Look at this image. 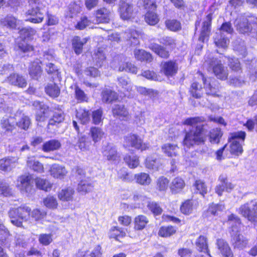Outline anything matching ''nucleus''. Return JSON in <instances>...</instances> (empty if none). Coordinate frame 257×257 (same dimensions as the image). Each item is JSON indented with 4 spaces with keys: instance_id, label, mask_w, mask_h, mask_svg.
I'll use <instances>...</instances> for the list:
<instances>
[{
    "instance_id": "1",
    "label": "nucleus",
    "mask_w": 257,
    "mask_h": 257,
    "mask_svg": "<svg viewBox=\"0 0 257 257\" xmlns=\"http://www.w3.org/2000/svg\"><path fill=\"white\" fill-rule=\"evenodd\" d=\"M203 121L204 119L200 117H190L184 121V124L191 127L186 134L183 142L184 145L190 147L204 142L202 133L204 125L202 124Z\"/></svg>"
},
{
    "instance_id": "2",
    "label": "nucleus",
    "mask_w": 257,
    "mask_h": 257,
    "mask_svg": "<svg viewBox=\"0 0 257 257\" xmlns=\"http://www.w3.org/2000/svg\"><path fill=\"white\" fill-rule=\"evenodd\" d=\"M227 222L232 228L231 239L232 245L234 248H243L247 244L248 240L237 232V229L239 228L241 223L240 219L237 216L231 214L228 216Z\"/></svg>"
},
{
    "instance_id": "3",
    "label": "nucleus",
    "mask_w": 257,
    "mask_h": 257,
    "mask_svg": "<svg viewBox=\"0 0 257 257\" xmlns=\"http://www.w3.org/2000/svg\"><path fill=\"white\" fill-rule=\"evenodd\" d=\"M31 208L25 205L18 208H11L8 211L11 222L19 227H23V221H27L30 216Z\"/></svg>"
},
{
    "instance_id": "4",
    "label": "nucleus",
    "mask_w": 257,
    "mask_h": 257,
    "mask_svg": "<svg viewBox=\"0 0 257 257\" xmlns=\"http://www.w3.org/2000/svg\"><path fill=\"white\" fill-rule=\"evenodd\" d=\"M204 65L209 69H212L218 79L222 80L227 79L228 75V70L223 66L220 60L216 58H208L205 59Z\"/></svg>"
},
{
    "instance_id": "5",
    "label": "nucleus",
    "mask_w": 257,
    "mask_h": 257,
    "mask_svg": "<svg viewBox=\"0 0 257 257\" xmlns=\"http://www.w3.org/2000/svg\"><path fill=\"white\" fill-rule=\"evenodd\" d=\"M246 134L244 132H234L230 134L229 140L230 144V152L231 154H241L243 150L241 143L244 142Z\"/></svg>"
},
{
    "instance_id": "6",
    "label": "nucleus",
    "mask_w": 257,
    "mask_h": 257,
    "mask_svg": "<svg viewBox=\"0 0 257 257\" xmlns=\"http://www.w3.org/2000/svg\"><path fill=\"white\" fill-rule=\"evenodd\" d=\"M238 212L249 221L257 222V202L251 201L240 206Z\"/></svg>"
},
{
    "instance_id": "7",
    "label": "nucleus",
    "mask_w": 257,
    "mask_h": 257,
    "mask_svg": "<svg viewBox=\"0 0 257 257\" xmlns=\"http://www.w3.org/2000/svg\"><path fill=\"white\" fill-rule=\"evenodd\" d=\"M199 75L204 83V89L207 95L218 97L221 96L220 94V85L216 79L209 78L207 80L204 77L203 74L199 73Z\"/></svg>"
},
{
    "instance_id": "8",
    "label": "nucleus",
    "mask_w": 257,
    "mask_h": 257,
    "mask_svg": "<svg viewBox=\"0 0 257 257\" xmlns=\"http://www.w3.org/2000/svg\"><path fill=\"white\" fill-rule=\"evenodd\" d=\"M29 2L32 8L26 13L27 15L31 16L27 21L34 23L42 22L44 19V15L40 11L39 0H29Z\"/></svg>"
},
{
    "instance_id": "9",
    "label": "nucleus",
    "mask_w": 257,
    "mask_h": 257,
    "mask_svg": "<svg viewBox=\"0 0 257 257\" xmlns=\"http://www.w3.org/2000/svg\"><path fill=\"white\" fill-rule=\"evenodd\" d=\"M123 146L125 147H134L142 151L149 148L148 145L144 143L141 138L135 134H130L126 136L124 138Z\"/></svg>"
},
{
    "instance_id": "10",
    "label": "nucleus",
    "mask_w": 257,
    "mask_h": 257,
    "mask_svg": "<svg viewBox=\"0 0 257 257\" xmlns=\"http://www.w3.org/2000/svg\"><path fill=\"white\" fill-rule=\"evenodd\" d=\"M237 31L241 34H248L252 30V26L248 17L244 15L238 16L234 22Z\"/></svg>"
},
{
    "instance_id": "11",
    "label": "nucleus",
    "mask_w": 257,
    "mask_h": 257,
    "mask_svg": "<svg viewBox=\"0 0 257 257\" xmlns=\"http://www.w3.org/2000/svg\"><path fill=\"white\" fill-rule=\"evenodd\" d=\"M212 19V14H209L204 18L202 22L200 36L198 38L199 41L204 42L210 34L211 31V21Z\"/></svg>"
},
{
    "instance_id": "12",
    "label": "nucleus",
    "mask_w": 257,
    "mask_h": 257,
    "mask_svg": "<svg viewBox=\"0 0 257 257\" xmlns=\"http://www.w3.org/2000/svg\"><path fill=\"white\" fill-rule=\"evenodd\" d=\"M32 178L31 175H24L19 178L18 187L23 193H29L33 187Z\"/></svg>"
},
{
    "instance_id": "13",
    "label": "nucleus",
    "mask_w": 257,
    "mask_h": 257,
    "mask_svg": "<svg viewBox=\"0 0 257 257\" xmlns=\"http://www.w3.org/2000/svg\"><path fill=\"white\" fill-rule=\"evenodd\" d=\"M1 23L4 26L12 30H20L22 21L18 20L14 16L7 15L4 19L1 20Z\"/></svg>"
},
{
    "instance_id": "14",
    "label": "nucleus",
    "mask_w": 257,
    "mask_h": 257,
    "mask_svg": "<svg viewBox=\"0 0 257 257\" xmlns=\"http://www.w3.org/2000/svg\"><path fill=\"white\" fill-rule=\"evenodd\" d=\"M157 2H152L150 5V10H149L145 16V20L146 23L150 25H155L157 24L159 19L158 16L154 12L157 8L156 3Z\"/></svg>"
},
{
    "instance_id": "15",
    "label": "nucleus",
    "mask_w": 257,
    "mask_h": 257,
    "mask_svg": "<svg viewBox=\"0 0 257 257\" xmlns=\"http://www.w3.org/2000/svg\"><path fill=\"white\" fill-rule=\"evenodd\" d=\"M10 84L18 86L19 87H25L27 85V81L25 78L16 73L11 74L6 80Z\"/></svg>"
},
{
    "instance_id": "16",
    "label": "nucleus",
    "mask_w": 257,
    "mask_h": 257,
    "mask_svg": "<svg viewBox=\"0 0 257 257\" xmlns=\"http://www.w3.org/2000/svg\"><path fill=\"white\" fill-rule=\"evenodd\" d=\"M135 13L132 5L122 3L120 6V16L123 20H129L134 17Z\"/></svg>"
},
{
    "instance_id": "17",
    "label": "nucleus",
    "mask_w": 257,
    "mask_h": 257,
    "mask_svg": "<svg viewBox=\"0 0 257 257\" xmlns=\"http://www.w3.org/2000/svg\"><path fill=\"white\" fill-rule=\"evenodd\" d=\"M112 114L114 117L124 119L127 118L129 113L127 108L123 104H116L112 107Z\"/></svg>"
},
{
    "instance_id": "18",
    "label": "nucleus",
    "mask_w": 257,
    "mask_h": 257,
    "mask_svg": "<svg viewBox=\"0 0 257 257\" xmlns=\"http://www.w3.org/2000/svg\"><path fill=\"white\" fill-rule=\"evenodd\" d=\"M110 11L105 8H101L98 9L95 13L96 23H108L110 20Z\"/></svg>"
},
{
    "instance_id": "19",
    "label": "nucleus",
    "mask_w": 257,
    "mask_h": 257,
    "mask_svg": "<svg viewBox=\"0 0 257 257\" xmlns=\"http://www.w3.org/2000/svg\"><path fill=\"white\" fill-rule=\"evenodd\" d=\"M18 163V158L16 157L6 158L0 160V169L5 171H11Z\"/></svg>"
},
{
    "instance_id": "20",
    "label": "nucleus",
    "mask_w": 257,
    "mask_h": 257,
    "mask_svg": "<svg viewBox=\"0 0 257 257\" xmlns=\"http://www.w3.org/2000/svg\"><path fill=\"white\" fill-rule=\"evenodd\" d=\"M216 244L217 247L224 257H233V254L231 251L230 247L226 241L222 239H218L217 240Z\"/></svg>"
},
{
    "instance_id": "21",
    "label": "nucleus",
    "mask_w": 257,
    "mask_h": 257,
    "mask_svg": "<svg viewBox=\"0 0 257 257\" xmlns=\"http://www.w3.org/2000/svg\"><path fill=\"white\" fill-rule=\"evenodd\" d=\"M41 63L39 59L34 61L29 68V74L34 79H38L41 76L42 70L40 66Z\"/></svg>"
},
{
    "instance_id": "22",
    "label": "nucleus",
    "mask_w": 257,
    "mask_h": 257,
    "mask_svg": "<svg viewBox=\"0 0 257 257\" xmlns=\"http://www.w3.org/2000/svg\"><path fill=\"white\" fill-rule=\"evenodd\" d=\"M61 147L59 141L53 139L46 142L43 144L42 150L44 152H50L59 150Z\"/></svg>"
},
{
    "instance_id": "23",
    "label": "nucleus",
    "mask_w": 257,
    "mask_h": 257,
    "mask_svg": "<svg viewBox=\"0 0 257 257\" xmlns=\"http://www.w3.org/2000/svg\"><path fill=\"white\" fill-rule=\"evenodd\" d=\"M102 153L108 161H116L119 158L115 147L110 145L105 147Z\"/></svg>"
},
{
    "instance_id": "24",
    "label": "nucleus",
    "mask_w": 257,
    "mask_h": 257,
    "mask_svg": "<svg viewBox=\"0 0 257 257\" xmlns=\"http://www.w3.org/2000/svg\"><path fill=\"white\" fill-rule=\"evenodd\" d=\"M88 41V38L81 39L78 36H75L72 40V46L75 53L79 55L82 52L83 46Z\"/></svg>"
},
{
    "instance_id": "25",
    "label": "nucleus",
    "mask_w": 257,
    "mask_h": 257,
    "mask_svg": "<svg viewBox=\"0 0 257 257\" xmlns=\"http://www.w3.org/2000/svg\"><path fill=\"white\" fill-rule=\"evenodd\" d=\"M185 186L184 181L180 177H176L172 180L170 185V189L173 193L177 194L180 192Z\"/></svg>"
},
{
    "instance_id": "26",
    "label": "nucleus",
    "mask_w": 257,
    "mask_h": 257,
    "mask_svg": "<svg viewBox=\"0 0 257 257\" xmlns=\"http://www.w3.org/2000/svg\"><path fill=\"white\" fill-rule=\"evenodd\" d=\"M177 70L178 66L174 62H166L163 65V71L166 76H172L177 73Z\"/></svg>"
},
{
    "instance_id": "27",
    "label": "nucleus",
    "mask_w": 257,
    "mask_h": 257,
    "mask_svg": "<svg viewBox=\"0 0 257 257\" xmlns=\"http://www.w3.org/2000/svg\"><path fill=\"white\" fill-rule=\"evenodd\" d=\"M51 175L55 178H61L67 173L65 167L58 164L53 165L50 169Z\"/></svg>"
},
{
    "instance_id": "28",
    "label": "nucleus",
    "mask_w": 257,
    "mask_h": 257,
    "mask_svg": "<svg viewBox=\"0 0 257 257\" xmlns=\"http://www.w3.org/2000/svg\"><path fill=\"white\" fill-rule=\"evenodd\" d=\"M162 150L166 155L172 157L177 155L179 148L176 145L167 143L162 146Z\"/></svg>"
},
{
    "instance_id": "29",
    "label": "nucleus",
    "mask_w": 257,
    "mask_h": 257,
    "mask_svg": "<svg viewBox=\"0 0 257 257\" xmlns=\"http://www.w3.org/2000/svg\"><path fill=\"white\" fill-rule=\"evenodd\" d=\"M27 166L34 171L38 173L44 172V167L42 164L36 160L34 157H30L28 158Z\"/></svg>"
},
{
    "instance_id": "30",
    "label": "nucleus",
    "mask_w": 257,
    "mask_h": 257,
    "mask_svg": "<svg viewBox=\"0 0 257 257\" xmlns=\"http://www.w3.org/2000/svg\"><path fill=\"white\" fill-rule=\"evenodd\" d=\"M93 185L90 181L82 180L78 184L77 191L82 194H85L92 190Z\"/></svg>"
},
{
    "instance_id": "31",
    "label": "nucleus",
    "mask_w": 257,
    "mask_h": 257,
    "mask_svg": "<svg viewBox=\"0 0 257 257\" xmlns=\"http://www.w3.org/2000/svg\"><path fill=\"white\" fill-rule=\"evenodd\" d=\"M46 93L50 96L55 98L58 97L60 93V89L55 83H50L45 87Z\"/></svg>"
},
{
    "instance_id": "32",
    "label": "nucleus",
    "mask_w": 257,
    "mask_h": 257,
    "mask_svg": "<svg viewBox=\"0 0 257 257\" xmlns=\"http://www.w3.org/2000/svg\"><path fill=\"white\" fill-rule=\"evenodd\" d=\"M65 114L62 110L58 109L54 112L53 117L49 120L48 126L56 125L64 120Z\"/></svg>"
},
{
    "instance_id": "33",
    "label": "nucleus",
    "mask_w": 257,
    "mask_h": 257,
    "mask_svg": "<svg viewBox=\"0 0 257 257\" xmlns=\"http://www.w3.org/2000/svg\"><path fill=\"white\" fill-rule=\"evenodd\" d=\"M135 58L138 60L151 62L153 60L152 55L143 50L136 49L134 51Z\"/></svg>"
},
{
    "instance_id": "34",
    "label": "nucleus",
    "mask_w": 257,
    "mask_h": 257,
    "mask_svg": "<svg viewBox=\"0 0 257 257\" xmlns=\"http://www.w3.org/2000/svg\"><path fill=\"white\" fill-rule=\"evenodd\" d=\"M150 48L162 58H167L169 56V51H167L163 47L158 44H151Z\"/></svg>"
},
{
    "instance_id": "35",
    "label": "nucleus",
    "mask_w": 257,
    "mask_h": 257,
    "mask_svg": "<svg viewBox=\"0 0 257 257\" xmlns=\"http://www.w3.org/2000/svg\"><path fill=\"white\" fill-rule=\"evenodd\" d=\"M149 220L146 216L140 215L135 218V229L136 230H142L144 229Z\"/></svg>"
},
{
    "instance_id": "36",
    "label": "nucleus",
    "mask_w": 257,
    "mask_h": 257,
    "mask_svg": "<svg viewBox=\"0 0 257 257\" xmlns=\"http://www.w3.org/2000/svg\"><path fill=\"white\" fill-rule=\"evenodd\" d=\"M124 35H126L124 37L126 40L131 41L132 44L137 45L139 44L138 38L139 36V34L136 30L134 29L127 30Z\"/></svg>"
},
{
    "instance_id": "37",
    "label": "nucleus",
    "mask_w": 257,
    "mask_h": 257,
    "mask_svg": "<svg viewBox=\"0 0 257 257\" xmlns=\"http://www.w3.org/2000/svg\"><path fill=\"white\" fill-rule=\"evenodd\" d=\"M90 113L84 109H79L76 113V117L82 124H86L90 120Z\"/></svg>"
},
{
    "instance_id": "38",
    "label": "nucleus",
    "mask_w": 257,
    "mask_h": 257,
    "mask_svg": "<svg viewBox=\"0 0 257 257\" xmlns=\"http://www.w3.org/2000/svg\"><path fill=\"white\" fill-rule=\"evenodd\" d=\"M137 182L141 185L147 186L150 184L152 179L148 174L141 173L135 175Z\"/></svg>"
},
{
    "instance_id": "39",
    "label": "nucleus",
    "mask_w": 257,
    "mask_h": 257,
    "mask_svg": "<svg viewBox=\"0 0 257 257\" xmlns=\"http://www.w3.org/2000/svg\"><path fill=\"white\" fill-rule=\"evenodd\" d=\"M36 185L37 188L45 191H49L52 188V184L47 180L41 178L35 179Z\"/></svg>"
},
{
    "instance_id": "40",
    "label": "nucleus",
    "mask_w": 257,
    "mask_h": 257,
    "mask_svg": "<svg viewBox=\"0 0 257 257\" xmlns=\"http://www.w3.org/2000/svg\"><path fill=\"white\" fill-rule=\"evenodd\" d=\"M193 186L196 189L195 192L196 193H199L203 196H204L205 194L207 193L208 189L207 185L202 180H196Z\"/></svg>"
},
{
    "instance_id": "41",
    "label": "nucleus",
    "mask_w": 257,
    "mask_h": 257,
    "mask_svg": "<svg viewBox=\"0 0 257 257\" xmlns=\"http://www.w3.org/2000/svg\"><path fill=\"white\" fill-rule=\"evenodd\" d=\"M225 209L224 205L222 204L212 203L209 205L207 210V215H217L218 212L222 211Z\"/></svg>"
},
{
    "instance_id": "42",
    "label": "nucleus",
    "mask_w": 257,
    "mask_h": 257,
    "mask_svg": "<svg viewBox=\"0 0 257 257\" xmlns=\"http://www.w3.org/2000/svg\"><path fill=\"white\" fill-rule=\"evenodd\" d=\"M102 101L106 103H110L117 99L116 93L111 90H105L102 92Z\"/></svg>"
},
{
    "instance_id": "43",
    "label": "nucleus",
    "mask_w": 257,
    "mask_h": 257,
    "mask_svg": "<svg viewBox=\"0 0 257 257\" xmlns=\"http://www.w3.org/2000/svg\"><path fill=\"white\" fill-rule=\"evenodd\" d=\"M196 245L200 251L207 252L208 250L207 237L204 235H200L196 240Z\"/></svg>"
},
{
    "instance_id": "44",
    "label": "nucleus",
    "mask_w": 257,
    "mask_h": 257,
    "mask_svg": "<svg viewBox=\"0 0 257 257\" xmlns=\"http://www.w3.org/2000/svg\"><path fill=\"white\" fill-rule=\"evenodd\" d=\"M106 57L103 53V51L101 48H98L94 52L93 59L95 61L96 65L99 66H102L105 61Z\"/></svg>"
},
{
    "instance_id": "45",
    "label": "nucleus",
    "mask_w": 257,
    "mask_h": 257,
    "mask_svg": "<svg viewBox=\"0 0 257 257\" xmlns=\"http://www.w3.org/2000/svg\"><path fill=\"white\" fill-rule=\"evenodd\" d=\"M169 180L164 177H161L157 180L156 188L159 191L165 192L168 189L169 185Z\"/></svg>"
},
{
    "instance_id": "46",
    "label": "nucleus",
    "mask_w": 257,
    "mask_h": 257,
    "mask_svg": "<svg viewBox=\"0 0 257 257\" xmlns=\"http://www.w3.org/2000/svg\"><path fill=\"white\" fill-rule=\"evenodd\" d=\"M190 92L192 96L197 98H200L203 93L201 85L196 82H194L192 84Z\"/></svg>"
},
{
    "instance_id": "47",
    "label": "nucleus",
    "mask_w": 257,
    "mask_h": 257,
    "mask_svg": "<svg viewBox=\"0 0 257 257\" xmlns=\"http://www.w3.org/2000/svg\"><path fill=\"white\" fill-rule=\"evenodd\" d=\"M73 194V189L71 188H68L62 190L59 193L58 196L59 199L62 201H69L72 199Z\"/></svg>"
},
{
    "instance_id": "48",
    "label": "nucleus",
    "mask_w": 257,
    "mask_h": 257,
    "mask_svg": "<svg viewBox=\"0 0 257 257\" xmlns=\"http://www.w3.org/2000/svg\"><path fill=\"white\" fill-rule=\"evenodd\" d=\"M166 27L170 31L176 32L181 30V25L176 20H168L165 22Z\"/></svg>"
},
{
    "instance_id": "49",
    "label": "nucleus",
    "mask_w": 257,
    "mask_h": 257,
    "mask_svg": "<svg viewBox=\"0 0 257 257\" xmlns=\"http://www.w3.org/2000/svg\"><path fill=\"white\" fill-rule=\"evenodd\" d=\"M175 228L172 226H163L159 231V235L162 237H169L176 232Z\"/></svg>"
},
{
    "instance_id": "50",
    "label": "nucleus",
    "mask_w": 257,
    "mask_h": 257,
    "mask_svg": "<svg viewBox=\"0 0 257 257\" xmlns=\"http://www.w3.org/2000/svg\"><path fill=\"white\" fill-rule=\"evenodd\" d=\"M222 133L220 128H216L211 130L210 132V141L212 143L218 144L222 137Z\"/></svg>"
},
{
    "instance_id": "51",
    "label": "nucleus",
    "mask_w": 257,
    "mask_h": 257,
    "mask_svg": "<svg viewBox=\"0 0 257 257\" xmlns=\"http://www.w3.org/2000/svg\"><path fill=\"white\" fill-rule=\"evenodd\" d=\"M19 116L20 119L17 122V125L24 130L28 129L30 124V120L29 117L20 113Z\"/></svg>"
},
{
    "instance_id": "52",
    "label": "nucleus",
    "mask_w": 257,
    "mask_h": 257,
    "mask_svg": "<svg viewBox=\"0 0 257 257\" xmlns=\"http://www.w3.org/2000/svg\"><path fill=\"white\" fill-rule=\"evenodd\" d=\"M118 70L120 72L125 71L133 74H136L138 71V68L133 64L126 62L119 66Z\"/></svg>"
},
{
    "instance_id": "53",
    "label": "nucleus",
    "mask_w": 257,
    "mask_h": 257,
    "mask_svg": "<svg viewBox=\"0 0 257 257\" xmlns=\"http://www.w3.org/2000/svg\"><path fill=\"white\" fill-rule=\"evenodd\" d=\"M90 134L93 141L97 142L102 139L104 133L100 128L93 127L90 130Z\"/></svg>"
},
{
    "instance_id": "54",
    "label": "nucleus",
    "mask_w": 257,
    "mask_h": 257,
    "mask_svg": "<svg viewBox=\"0 0 257 257\" xmlns=\"http://www.w3.org/2000/svg\"><path fill=\"white\" fill-rule=\"evenodd\" d=\"M228 66L233 71L236 72H241V67L239 61L237 58H229L228 60Z\"/></svg>"
},
{
    "instance_id": "55",
    "label": "nucleus",
    "mask_w": 257,
    "mask_h": 257,
    "mask_svg": "<svg viewBox=\"0 0 257 257\" xmlns=\"http://www.w3.org/2000/svg\"><path fill=\"white\" fill-rule=\"evenodd\" d=\"M229 40L225 37H223L220 34H216L214 38V42L218 47L225 48L229 44Z\"/></svg>"
},
{
    "instance_id": "56",
    "label": "nucleus",
    "mask_w": 257,
    "mask_h": 257,
    "mask_svg": "<svg viewBox=\"0 0 257 257\" xmlns=\"http://www.w3.org/2000/svg\"><path fill=\"white\" fill-rule=\"evenodd\" d=\"M43 203L46 207L51 209L56 208L58 205L56 199L52 196H48L44 198Z\"/></svg>"
},
{
    "instance_id": "57",
    "label": "nucleus",
    "mask_w": 257,
    "mask_h": 257,
    "mask_svg": "<svg viewBox=\"0 0 257 257\" xmlns=\"http://www.w3.org/2000/svg\"><path fill=\"white\" fill-rule=\"evenodd\" d=\"M124 160L131 168H135L139 164V160L137 156H126Z\"/></svg>"
},
{
    "instance_id": "58",
    "label": "nucleus",
    "mask_w": 257,
    "mask_h": 257,
    "mask_svg": "<svg viewBox=\"0 0 257 257\" xmlns=\"http://www.w3.org/2000/svg\"><path fill=\"white\" fill-rule=\"evenodd\" d=\"M20 36L24 39H29L34 36L36 31L32 28H24L19 30Z\"/></svg>"
},
{
    "instance_id": "59",
    "label": "nucleus",
    "mask_w": 257,
    "mask_h": 257,
    "mask_svg": "<svg viewBox=\"0 0 257 257\" xmlns=\"http://www.w3.org/2000/svg\"><path fill=\"white\" fill-rule=\"evenodd\" d=\"M181 211L182 213L189 215L193 210V203L190 200H186L184 202L180 207Z\"/></svg>"
},
{
    "instance_id": "60",
    "label": "nucleus",
    "mask_w": 257,
    "mask_h": 257,
    "mask_svg": "<svg viewBox=\"0 0 257 257\" xmlns=\"http://www.w3.org/2000/svg\"><path fill=\"white\" fill-rule=\"evenodd\" d=\"M81 4L80 2H73L70 4L69 9L70 13L71 14L70 16L71 17H73L75 15L81 12Z\"/></svg>"
},
{
    "instance_id": "61",
    "label": "nucleus",
    "mask_w": 257,
    "mask_h": 257,
    "mask_svg": "<svg viewBox=\"0 0 257 257\" xmlns=\"http://www.w3.org/2000/svg\"><path fill=\"white\" fill-rule=\"evenodd\" d=\"M40 110L38 112L36 115V119L37 121H44L46 118V114L47 112L48 108L46 105H40Z\"/></svg>"
},
{
    "instance_id": "62",
    "label": "nucleus",
    "mask_w": 257,
    "mask_h": 257,
    "mask_svg": "<svg viewBox=\"0 0 257 257\" xmlns=\"http://www.w3.org/2000/svg\"><path fill=\"white\" fill-rule=\"evenodd\" d=\"M1 124L2 127L6 131H12L14 127V119L12 117L3 118L1 121Z\"/></svg>"
},
{
    "instance_id": "63",
    "label": "nucleus",
    "mask_w": 257,
    "mask_h": 257,
    "mask_svg": "<svg viewBox=\"0 0 257 257\" xmlns=\"http://www.w3.org/2000/svg\"><path fill=\"white\" fill-rule=\"evenodd\" d=\"M149 209L155 215H160L162 212V209L155 202H150L147 205Z\"/></svg>"
},
{
    "instance_id": "64",
    "label": "nucleus",
    "mask_w": 257,
    "mask_h": 257,
    "mask_svg": "<svg viewBox=\"0 0 257 257\" xmlns=\"http://www.w3.org/2000/svg\"><path fill=\"white\" fill-rule=\"evenodd\" d=\"M102 254L101 247L97 245L90 252L86 253L82 257H101Z\"/></svg>"
}]
</instances>
